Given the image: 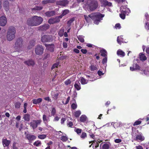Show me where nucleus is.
Instances as JSON below:
<instances>
[{"label": "nucleus", "instance_id": "nucleus-1", "mask_svg": "<svg viewBox=\"0 0 149 149\" xmlns=\"http://www.w3.org/2000/svg\"><path fill=\"white\" fill-rule=\"evenodd\" d=\"M104 16V14H102L99 13H92L88 16L84 15V17L86 21L89 22L90 21L91 19L94 21V23L96 24H98L101 20H102L103 17Z\"/></svg>", "mask_w": 149, "mask_h": 149}, {"label": "nucleus", "instance_id": "nucleus-2", "mask_svg": "<svg viewBox=\"0 0 149 149\" xmlns=\"http://www.w3.org/2000/svg\"><path fill=\"white\" fill-rule=\"evenodd\" d=\"M42 21L41 17L34 16L27 19L26 24L30 26H37L40 24Z\"/></svg>", "mask_w": 149, "mask_h": 149}, {"label": "nucleus", "instance_id": "nucleus-3", "mask_svg": "<svg viewBox=\"0 0 149 149\" xmlns=\"http://www.w3.org/2000/svg\"><path fill=\"white\" fill-rule=\"evenodd\" d=\"M16 30L15 28L13 26L10 27L8 30L7 34V40L10 41L13 39L15 37Z\"/></svg>", "mask_w": 149, "mask_h": 149}, {"label": "nucleus", "instance_id": "nucleus-4", "mask_svg": "<svg viewBox=\"0 0 149 149\" xmlns=\"http://www.w3.org/2000/svg\"><path fill=\"white\" fill-rule=\"evenodd\" d=\"M86 6L91 11H93L97 7L98 3L96 1L88 0Z\"/></svg>", "mask_w": 149, "mask_h": 149}, {"label": "nucleus", "instance_id": "nucleus-5", "mask_svg": "<svg viewBox=\"0 0 149 149\" xmlns=\"http://www.w3.org/2000/svg\"><path fill=\"white\" fill-rule=\"evenodd\" d=\"M121 13L120 14V17L123 19L125 18V14L127 13H129L130 10L126 6H122L120 8Z\"/></svg>", "mask_w": 149, "mask_h": 149}, {"label": "nucleus", "instance_id": "nucleus-6", "mask_svg": "<svg viewBox=\"0 0 149 149\" xmlns=\"http://www.w3.org/2000/svg\"><path fill=\"white\" fill-rule=\"evenodd\" d=\"M132 138L135 140L142 141L145 140V137L143 134L141 132H138L137 134L136 133L132 134Z\"/></svg>", "mask_w": 149, "mask_h": 149}, {"label": "nucleus", "instance_id": "nucleus-7", "mask_svg": "<svg viewBox=\"0 0 149 149\" xmlns=\"http://www.w3.org/2000/svg\"><path fill=\"white\" fill-rule=\"evenodd\" d=\"M22 39H18L15 43V48L17 52H20L22 49Z\"/></svg>", "mask_w": 149, "mask_h": 149}, {"label": "nucleus", "instance_id": "nucleus-8", "mask_svg": "<svg viewBox=\"0 0 149 149\" xmlns=\"http://www.w3.org/2000/svg\"><path fill=\"white\" fill-rule=\"evenodd\" d=\"M54 39V36H50L43 35L41 37V40L42 42L52 41Z\"/></svg>", "mask_w": 149, "mask_h": 149}, {"label": "nucleus", "instance_id": "nucleus-9", "mask_svg": "<svg viewBox=\"0 0 149 149\" xmlns=\"http://www.w3.org/2000/svg\"><path fill=\"white\" fill-rule=\"evenodd\" d=\"M41 122V120H32L30 123V126L33 129H34L37 128L38 125L40 124Z\"/></svg>", "mask_w": 149, "mask_h": 149}, {"label": "nucleus", "instance_id": "nucleus-10", "mask_svg": "<svg viewBox=\"0 0 149 149\" xmlns=\"http://www.w3.org/2000/svg\"><path fill=\"white\" fill-rule=\"evenodd\" d=\"M44 49L42 46L39 45L36 46L35 48V52L36 54L40 55L43 52Z\"/></svg>", "mask_w": 149, "mask_h": 149}, {"label": "nucleus", "instance_id": "nucleus-11", "mask_svg": "<svg viewBox=\"0 0 149 149\" xmlns=\"http://www.w3.org/2000/svg\"><path fill=\"white\" fill-rule=\"evenodd\" d=\"M2 143L4 147V149H9V146L10 143V140H8L6 138L2 139Z\"/></svg>", "mask_w": 149, "mask_h": 149}, {"label": "nucleus", "instance_id": "nucleus-12", "mask_svg": "<svg viewBox=\"0 0 149 149\" xmlns=\"http://www.w3.org/2000/svg\"><path fill=\"white\" fill-rule=\"evenodd\" d=\"M60 19L59 16L56 17L54 18H52L48 20V22L50 24H54L59 22L60 21Z\"/></svg>", "mask_w": 149, "mask_h": 149}, {"label": "nucleus", "instance_id": "nucleus-13", "mask_svg": "<svg viewBox=\"0 0 149 149\" xmlns=\"http://www.w3.org/2000/svg\"><path fill=\"white\" fill-rule=\"evenodd\" d=\"M26 138L29 141V142L31 143L36 139V137L32 134H27L26 135Z\"/></svg>", "mask_w": 149, "mask_h": 149}, {"label": "nucleus", "instance_id": "nucleus-14", "mask_svg": "<svg viewBox=\"0 0 149 149\" xmlns=\"http://www.w3.org/2000/svg\"><path fill=\"white\" fill-rule=\"evenodd\" d=\"M7 22V19L6 17L2 16L0 17V25L1 26H5L6 25Z\"/></svg>", "mask_w": 149, "mask_h": 149}, {"label": "nucleus", "instance_id": "nucleus-15", "mask_svg": "<svg viewBox=\"0 0 149 149\" xmlns=\"http://www.w3.org/2000/svg\"><path fill=\"white\" fill-rule=\"evenodd\" d=\"M102 6L104 7L106 6H111L112 3L108 2L106 0H100Z\"/></svg>", "mask_w": 149, "mask_h": 149}, {"label": "nucleus", "instance_id": "nucleus-16", "mask_svg": "<svg viewBox=\"0 0 149 149\" xmlns=\"http://www.w3.org/2000/svg\"><path fill=\"white\" fill-rule=\"evenodd\" d=\"M69 2L67 1H59L57 2V4L58 5L61 6H65Z\"/></svg>", "mask_w": 149, "mask_h": 149}, {"label": "nucleus", "instance_id": "nucleus-17", "mask_svg": "<svg viewBox=\"0 0 149 149\" xmlns=\"http://www.w3.org/2000/svg\"><path fill=\"white\" fill-rule=\"evenodd\" d=\"M45 46L47 47V49L49 51L51 52H53L54 50V45H45Z\"/></svg>", "mask_w": 149, "mask_h": 149}, {"label": "nucleus", "instance_id": "nucleus-18", "mask_svg": "<svg viewBox=\"0 0 149 149\" xmlns=\"http://www.w3.org/2000/svg\"><path fill=\"white\" fill-rule=\"evenodd\" d=\"M74 87L77 91L79 90L81 88V85L79 81H76L74 84Z\"/></svg>", "mask_w": 149, "mask_h": 149}, {"label": "nucleus", "instance_id": "nucleus-19", "mask_svg": "<svg viewBox=\"0 0 149 149\" xmlns=\"http://www.w3.org/2000/svg\"><path fill=\"white\" fill-rule=\"evenodd\" d=\"M4 8L5 10L7 12L9 10V4L8 1H5L3 3Z\"/></svg>", "mask_w": 149, "mask_h": 149}, {"label": "nucleus", "instance_id": "nucleus-20", "mask_svg": "<svg viewBox=\"0 0 149 149\" xmlns=\"http://www.w3.org/2000/svg\"><path fill=\"white\" fill-rule=\"evenodd\" d=\"M117 54L118 56L121 57H123L125 55V52L120 49H119L117 51Z\"/></svg>", "mask_w": 149, "mask_h": 149}, {"label": "nucleus", "instance_id": "nucleus-21", "mask_svg": "<svg viewBox=\"0 0 149 149\" xmlns=\"http://www.w3.org/2000/svg\"><path fill=\"white\" fill-rule=\"evenodd\" d=\"M49 27V25L48 24H45L39 27L40 29L42 31L46 30Z\"/></svg>", "mask_w": 149, "mask_h": 149}, {"label": "nucleus", "instance_id": "nucleus-22", "mask_svg": "<svg viewBox=\"0 0 149 149\" xmlns=\"http://www.w3.org/2000/svg\"><path fill=\"white\" fill-rule=\"evenodd\" d=\"M25 64H26L28 66H31L34 65V63L32 60H29L24 62Z\"/></svg>", "mask_w": 149, "mask_h": 149}, {"label": "nucleus", "instance_id": "nucleus-23", "mask_svg": "<svg viewBox=\"0 0 149 149\" xmlns=\"http://www.w3.org/2000/svg\"><path fill=\"white\" fill-rule=\"evenodd\" d=\"M80 79V82L82 84H85L88 83V80L85 79L83 77H81Z\"/></svg>", "mask_w": 149, "mask_h": 149}, {"label": "nucleus", "instance_id": "nucleus-24", "mask_svg": "<svg viewBox=\"0 0 149 149\" xmlns=\"http://www.w3.org/2000/svg\"><path fill=\"white\" fill-rule=\"evenodd\" d=\"M100 52L102 56L104 57H107V52L104 49H102L100 50Z\"/></svg>", "mask_w": 149, "mask_h": 149}, {"label": "nucleus", "instance_id": "nucleus-25", "mask_svg": "<svg viewBox=\"0 0 149 149\" xmlns=\"http://www.w3.org/2000/svg\"><path fill=\"white\" fill-rule=\"evenodd\" d=\"M55 12L54 11H48L45 13L47 17H51L55 15Z\"/></svg>", "mask_w": 149, "mask_h": 149}, {"label": "nucleus", "instance_id": "nucleus-26", "mask_svg": "<svg viewBox=\"0 0 149 149\" xmlns=\"http://www.w3.org/2000/svg\"><path fill=\"white\" fill-rule=\"evenodd\" d=\"M33 103L34 104H37L41 102L42 99L41 98H39L38 99H34L32 100Z\"/></svg>", "mask_w": 149, "mask_h": 149}, {"label": "nucleus", "instance_id": "nucleus-27", "mask_svg": "<svg viewBox=\"0 0 149 149\" xmlns=\"http://www.w3.org/2000/svg\"><path fill=\"white\" fill-rule=\"evenodd\" d=\"M69 11L68 10L66 9L62 11V13L61 15L59 16L60 18H61L62 17L65 15L69 13Z\"/></svg>", "mask_w": 149, "mask_h": 149}, {"label": "nucleus", "instance_id": "nucleus-28", "mask_svg": "<svg viewBox=\"0 0 149 149\" xmlns=\"http://www.w3.org/2000/svg\"><path fill=\"white\" fill-rule=\"evenodd\" d=\"M30 116L28 114H26L24 115L23 118L26 121H28L30 120Z\"/></svg>", "mask_w": 149, "mask_h": 149}, {"label": "nucleus", "instance_id": "nucleus-29", "mask_svg": "<svg viewBox=\"0 0 149 149\" xmlns=\"http://www.w3.org/2000/svg\"><path fill=\"white\" fill-rule=\"evenodd\" d=\"M139 56L140 59L141 61H145L147 59L146 56L141 53L140 54Z\"/></svg>", "mask_w": 149, "mask_h": 149}, {"label": "nucleus", "instance_id": "nucleus-30", "mask_svg": "<svg viewBox=\"0 0 149 149\" xmlns=\"http://www.w3.org/2000/svg\"><path fill=\"white\" fill-rule=\"evenodd\" d=\"M123 38L121 36H118L117 38V42L120 45L122 42H123Z\"/></svg>", "mask_w": 149, "mask_h": 149}, {"label": "nucleus", "instance_id": "nucleus-31", "mask_svg": "<svg viewBox=\"0 0 149 149\" xmlns=\"http://www.w3.org/2000/svg\"><path fill=\"white\" fill-rule=\"evenodd\" d=\"M43 120L44 123L45 125H47V123L48 122V119H47V116L45 115H43Z\"/></svg>", "mask_w": 149, "mask_h": 149}, {"label": "nucleus", "instance_id": "nucleus-32", "mask_svg": "<svg viewBox=\"0 0 149 149\" xmlns=\"http://www.w3.org/2000/svg\"><path fill=\"white\" fill-rule=\"evenodd\" d=\"M87 117L85 115H82L80 118V120L82 122H84L86 121Z\"/></svg>", "mask_w": 149, "mask_h": 149}, {"label": "nucleus", "instance_id": "nucleus-33", "mask_svg": "<svg viewBox=\"0 0 149 149\" xmlns=\"http://www.w3.org/2000/svg\"><path fill=\"white\" fill-rule=\"evenodd\" d=\"M77 2L79 3L83 2V4L85 6H86V4L88 0H77Z\"/></svg>", "mask_w": 149, "mask_h": 149}, {"label": "nucleus", "instance_id": "nucleus-34", "mask_svg": "<svg viewBox=\"0 0 149 149\" xmlns=\"http://www.w3.org/2000/svg\"><path fill=\"white\" fill-rule=\"evenodd\" d=\"M81 111L80 110H78L74 113V115L76 117H78L81 114Z\"/></svg>", "mask_w": 149, "mask_h": 149}, {"label": "nucleus", "instance_id": "nucleus-35", "mask_svg": "<svg viewBox=\"0 0 149 149\" xmlns=\"http://www.w3.org/2000/svg\"><path fill=\"white\" fill-rule=\"evenodd\" d=\"M78 39L81 42H84V36H79L77 37Z\"/></svg>", "mask_w": 149, "mask_h": 149}, {"label": "nucleus", "instance_id": "nucleus-36", "mask_svg": "<svg viewBox=\"0 0 149 149\" xmlns=\"http://www.w3.org/2000/svg\"><path fill=\"white\" fill-rule=\"evenodd\" d=\"M133 65L136 70H139L141 71L142 70V69L140 68L139 66L137 64H134Z\"/></svg>", "mask_w": 149, "mask_h": 149}, {"label": "nucleus", "instance_id": "nucleus-37", "mask_svg": "<svg viewBox=\"0 0 149 149\" xmlns=\"http://www.w3.org/2000/svg\"><path fill=\"white\" fill-rule=\"evenodd\" d=\"M109 147V144L105 143L102 146V148L103 149H108Z\"/></svg>", "mask_w": 149, "mask_h": 149}, {"label": "nucleus", "instance_id": "nucleus-38", "mask_svg": "<svg viewBox=\"0 0 149 149\" xmlns=\"http://www.w3.org/2000/svg\"><path fill=\"white\" fill-rule=\"evenodd\" d=\"M144 74L147 76L149 75V68H147L143 71Z\"/></svg>", "mask_w": 149, "mask_h": 149}, {"label": "nucleus", "instance_id": "nucleus-39", "mask_svg": "<svg viewBox=\"0 0 149 149\" xmlns=\"http://www.w3.org/2000/svg\"><path fill=\"white\" fill-rule=\"evenodd\" d=\"M33 145L36 146H40L41 144V141L38 140L36 141L34 143Z\"/></svg>", "mask_w": 149, "mask_h": 149}, {"label": "nucleus", "instance_id": "nucleus-40", "mask_svg": "<svg viewBox=\"0 0 149 149\" xmlns=\"http://www.w3.org/2000/svg\"><path fill=\"white\" fill-rule=\"evenodd\" d=\"M42 6H36V7L32 8V10H40L42 9Z\"/></svg>", "mask_w": 149, "mask_h": 149}, {"label": "nucleus", "instance_id": "nucleus-41", "mask_svg": "<svg viewBox=\"0 0 149 149\" xmlns=\"http://www.w3.org/2000/svg\"><path fill=\"white\" fill-rule=\"evenodd\" d=\"M46 137V135L45 134H41L38 136V137L40 139H43L45 138Z\"/></svg>", "mask_w": 149, "mask_h": 149}, {"label": "nucleus", "instance_id": "nucleus-42", "mask_svg": "<svg viewBox=\"0 0 149 149\" xmlns=\"http://www.w3.org/2000/svg\"><path fill=\"white\" fill-rule=\"evenodd\" d=\"M53 2L54 1H51L50 0H47L43 1H42V3L43 4H46L49 3H53Z\"/></svg>", "mask_w": 149, "mask_h": 149}, {"label": "nucleus", "instance_id": "nucleus-43", "mask_svg": "<svg viewBox=\"0 0 149 149\" xmlns=\"http://www.w3.org/2000/svg\"><path fill=\"white\" fill-rule=\"evenodd\" d=\"M61 140L63 141H65L68 140V138L65 136H62L61 138Z\"/></svg>", "mask_w": 149, "mask_h": 149}, {"label": "nucleus", "instance_id": "nucleus-44", "mask_svg": "<svg viewBox=\"0 0 149 149\" xmlns=\"http://www.w3.org/2000/svg\"><path fill=\"white\" fill-rule=\"evenodd\" d=\"M141 123V120H138L136 121L134 123L133 125L136 126L137 125L140 124Z\"/></svg>", "mask_w": 149, "mask_h": 149}, {"label": "nucleus", "instance_id": "nucleus-45", "mask_svg": "<svg viewBox=\"0 0 149 149\" xmlns=\"http://www.w3.org/2000/svg\"><path fill=\"white\" fill-rule=\"evenodd\" d=\"M74 18H71L69 21H68V26H70L71 24L74 21Z\"/></svg>", "mask_w": 149, "mask_h": 149}, {"label": "nucleus", "instance_id": "nucleus-46", "mask_svg": "<svg viewBox=\"0 0 149 149\" xmlns=\"http://www.w3.org/2000/svg\"><path fill=\"white\" fill-rule=\"evenodd\" d=\"M113 125L114 128L118 127L120 125V124L118 123H114Z\"/></svg>", "mask_w": 149, "mask_h": 149}, {"label": "nucleus", "instance_id": "nucleus-47", "mask_svg": "<svg viewBox=\"0 0 149 149\" xmlns=\"http://www.w3.org/2000/svg\"><path fill=\"white\" fill-rule=\"evenodd\" d=\"M64 83L66 85H68L70 84L71 83V81L70 79H68L65 81Z\"/></svg>", "mask_w": 149, "mask_h": 149}, {"label": "nucleus", "instance_id": "nucleus-48", "mask_svg": "<svg viewBox=\"0 0 149 149\" xmlns=\"http://www.w3.org/2000/svg\"><path fill=\"white\" fill-rule=\"evenodd\" d=\"M71 108L73 109H76L77 107V105L76 103H73L72 104L71 106Z\"/></svg>", "mask_w": 149, "mask_h": 149}, {"label": "nucleus", "instance_id": "nucleus-49", "mask_svg": "<svg viewBox=\"0 0 149 149\" xmlns=\"http://www.w3.org/2000/svg\"><path fill=\"white\" fill-rule=\"evenodd\" d=\"M90 70L91 71H94L97 69V68L95 66L91 65L90 67Z\"/></svg>", "mask_w": 149, "mask_h": 149}, {"label": "nucleus", "instance_id": "nucleus-50", "mask_svg": "<svg viewBox=\"0 0 149 149\" xmlns=\"http://www.w3.org/2000/svg\"><path fill=\"white\" fill-rule=\"evenodd\" d=\"M107 61V57H105L104 58L102 61L103 64L104 65H106V63Z\"/></svg>", "mask_w": 149, "mask_h": 149}, {"label": "nucleus", "instance_id": "nucleus-51", "mask_svg": "<svg viewBox=\"0 0 149 149\" xmlns=\"http://www.w3.org/2000/svg\"><path fill=\"white\" fill-rule=\"evenodd\" d=\"M87 135L86 133L83 132L81 136V137L82 139H84L86 137Z\"/></svg>", "mask_w": 149, "mask_h": 149}, {"label": "nucleus", "instance_id": "nucleus-52", "mask_svg": "<svg viewBox=\"0 0 149 149\" xmlns=\"http://www.w3.org/2000/svg\"><path fill=\"white\" fill-rule=\"evenodd\" d=\"M122 140L120 139H116L114 140V142L116 143H119L122 142Z\"/></svg>", "mask_w": 149, "mask_h": 149}, {"label": "nucleus", "instance_id": "nucleus-53", "mask_svg": "<svg viewBox=\"0 0 149 149\" xmlns=\"http://www.w3.org/2000/svg\"><path fill=\"white\" fill-rule=\"evenodd\" d=\"M113 122H112L111 123H108L106 124V125H104L103 127L106 126L107 127H110L111 125H113Z\"/></svg>", "mask_w": 149, "mask_h": 149}, {"label": "nucleus", "instance_id": "nucleus-54", "mask_svg": "<svg viewBox=\"0 0 149 149\" xmlns=\"http://www.w3.org/2000/svg\"><path fill=\"white\" fill-rule=\"evenodd\" d=\"M59 65V63H55L52 66V69H53V68H57L58 67Z\"/></svg>", "mask_w": 149, "mask_h": 149}, {"label": "nucleus", "instance_id": "nucleus-55", "mask_svg": "<svg viewBox=\"0 0 149 149\" xmlns=\"http://www.w3.org/2000/svg\"><path fill=\"white\" fill-rule=\"evenodd\" d=\"M115 27L116 29H119L121 27L120 25L119 24H116L115 25Z\"/></svg>", "mask_w": 149, "mask_h": 149}, {"label": "nucleus", "instance_id": "nucleus-56", "mask_svg": "<svg viewBox=\"0 0 149 149\" xmlns=\"http://www.w3.org/2000/svg\"><path fill=\"white\" fill-rule=\"evenodd\" d=\"M64 31L61 30L58 33V34L60 36H62L63 35Z\"/></svg>", "mask_w": 149, "mask_h": 149}, {"label": "nucleus", "instance_id": "nucleus-57", "mask_svg": "<svg viewBox=\"0 0 149 149\" xmlns=\"http://www.w3.org/2000/svg\"><path fill=\"white\" fill-rule=\"evenodd\" d=\"M70 99V97H68V98L67 99V100H66V101L65 102V103H64V102L63 101V103L64 104H67L68 103V102H69Z\"/></svg>", "mask_w": 149, "mask_h": 149}, {"label": "nucleus", "instance_id": "nucleus-58", "mask_svg": "<svg viewBox=\"0 0 149 149\" xmlns=\"http://www.w3.org/2000/svg\"><path fill=\"white\" fill-rule=\"evenodd\" d=\"M51 113L52 115H54L56 113V110L54 108H53L52 110Z\"/></svg>", "mask_w": 149, "mask_h": 149}, {"label": "nucleus", "instance_id": "nucleus-59", "mask_svg": "<svg viewBox=\"0 0 149 149\" xmlns=\"http://www.w3.org/2000/svg\"><path fill=\"white\" fill-rule=\"evenodd\" d=\"M75 131L77 133V134H80L81 132V130L79 129H77L75 130Z\"/></svg>", "mask_w": 149, "mask_h": 149}, {"label": "nucleus", "instance_id": "nucleus-60", "mask_svg": "<svg viewBox=\"0 0 149 149\" xmlns=\"http://www.w3.org/2000/svg\"><path fill=\"white\" fill-rule=\"evenodd\" d=\"M81 51L84 54H86L87 52V51L86 49H81Z\"/></svg>", "mask_w": 149, "mask_h": 149}, {"label": "nucleus", "instance_id": "nucleus-61", "mask_svg": "<svg viewBox=\"0 0 149 149\" xmlns=\"http://www.w3.org/2000/svg\"><path fill=\"white\" fill-rule=\"evenodd\" d=\"M86 46L88 47H93V45L91 44L87 43Z\"/></svg>", "mask_w": 149, "mask_h": 149}, {"label": "nucleus", "instance_id": "nucleus-62", "mask_svg": "<svg viewBox=\"0 0 149 149\" xmlns=\"http://www.w3.org/2000/svg\"><path fill=\"white\" fill-rule=\"evenodd\" d=\"M67 125L69 127H72V126L73 125V123L71 122H69L67 124Z\"/></svg>", "mask_w": 149, "mask_h": 149}, {"label": "nucleus", "instance_id": "nucleus-63", "mask_svg": "<svg viewBox=\"0 0 149 149\" xmlns=\"http://www.w3.org/2000/svg\"><path fill=\"white\" fill-rule=\"evenodd\" d=\"M145 17H146V19L147 20H149V15L148 14L146 13L145 15Z\"/></svg>", "mask_w": 149, "mask_h": 149}, {"label": "nucleus", "instance_id": "nucleus-64", "mask_svg": "<svg viewBox=\"0 0 149 149\" xmlns=\"http://www.w3.org/2000/svg\"><path fill=\"white\" fill-rule=\"evenodd\" d=\"M136 149H143L142 147L140 145L136 146Z\"/></svg>", "mask_w": 149, "mask_h": 149}]
</instances>
